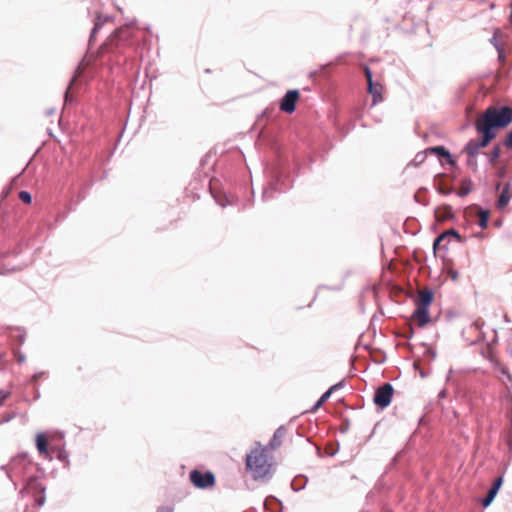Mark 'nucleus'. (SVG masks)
Listing matches in <instances>:
<instances>
[{
    "instance_id": "f257e3e1",
    "label": "nucleus",
    "mask_w": 512,
    "mask_h": 512,
    "mask_svg": "<svg viewBox=\"0 0 512 512\" xmlns=\"http://www.w3.org/2000/svg\"><path fill=\"white\" fill-rule=\"evenodd\" d=\"M512 123V108L508 106H490L478 117L475 127L478 133L496 137V129L504 128Z\"/></svg>"
},
{
    "instance_id": "f03ea898",
    "label": "nucleus",
    "mask_w": 512,
    "mask_h": 512,
    "mask_svg": "<svg viewBox=\"0 0 512 512\" xmlns=\"http://www.w3.org/2000/svg\"><path fill=\"white\" fill-rule=\"evenodd\" d=\"M272 465L273 457L269 455L267 447L256 442L255 447L246 455L247 471L251 473L254 480L266 479L271 477Z\"/></svg>"
},
{
    "instance_id": "7ed1b4c3",
    "label": "nucleus",
    "mask_w": 512,
    "mask_h": 512,
    "mask_svg": "<svg viewBox=\"0 0 512 512\" xmlns=\"http://www.w3.org/2000/svg\"><path fill=\"white\" fill-rule=\"evenodd\" d=\"M36 448L39 456L51 460V451L64 446V435L61 432H44L36 435Z\"/></svg>"
},
{
    "instance_id": "20e7f679",
    "label": "nucleus",
    "mask_w": 512,
    "mask_h": 512,
    "mask_svg": "<svg viewBox=\"0 0 512 512\" xmlns=\"http://www.w3.org/2000/svg\"><path fill=\"white\" fill-rule=\"evenodd\" d=\"M393 392V386L390 383H384L376 389L374 403L380 408L387 407L391 403Z\"/></svg>"
},
{
    "instance_id": "39448f33",
    "label": "nucleus",
    "mask_w": 512,
    "mask_h": 512,
    "mask_svg": "<svg viewBox=\"0 0 512 512\" xmlns=\"http://www.w3.org/2000/svg\"><path fill=\"white\" fill-rule=\"evenodd\" d=\"M190 481L194 486L205 489L214 484L215 478L211 472H201L199 470H193L190 472Z\"/></svg>"
},
{
    "instance_id": "423d86ee",
    "label": "nucleus",
    "mask_w": 512,
    "mask_h": 512,
    "mask_svg": "<svg viewBox=\"0 0 512 512\" xmlns=\"http://www.w3.org/2000/svg\"><path fill=\"white\" fill-rule=\"evenodd\" d=\"M482 135V138L481 140H475V139H472L470 140L465 148H464V152L468 155V157L470 158H475V156L477 155L478 151L481 149V148H484L486 147L492 139V136L491 135H487L485 133H480Z\"/></svg>"
},
{
    "instance_id": "0eeeda50",
    "label": "nucleus",
    "mask_w": 512,
    "mask_h": 512,
    "mask_svg": "<svg viewBox=\"0 0 512 512\" xmlns=\"http://www.w3.org/2000/svg\"><path fill=\"white\" fill-rule=\"evenodd\" d=\"M130 36L129 28L122 27L115 30L110 38L101 45L100 53L103 54L110 51L111 47L114 45L117 39H128Z\"/></svg>"
},
{
    "instance_id": "6e6552de",
    "label": "nucleus",
    "mask_w": 512,
    "mask_h": 512,
    "mask_svg": "<svg viewBox=\"0 0 512 512\" xmlns=\"http://www.w3.org/2000/svg\"><path fill=\"white\" fill-rule=\"evenodd\" d=\"M299 99L298 90H289L280 101V109L286 113H292L295 110V105Z\"/></svg>"
},
{
    "instance_id": "1a4fd4ad",
    "label": "nucleus",
    "mask_w": 512,
    "mask_h": 512,
    "mask_svg": "<svg viewBox=\"0 0 512 512\" xmlns=\"http://www.w3.org/2000/svg\"><path fill=\"white\" fill-rule=\"evenodd\" d=\"M433 301V292L430 289H422L418 291L416 298V307L429 308Z\"/></svg>"
},
{
    "instance_id": "9d476101",
    "label": "nucleus",
    "mask_w": 512,
    "mask_h": 512,
    "mask_svg": "<svg viewBox=\"0 0 512 512\" xmlns=\"http://www.w3.org/2000/svg\"><path fill=\"white\" fill-rule=\"evenodd\" d=\"M412 318L417 322L418 326H425L430 321L429 308L416 307Z\"/></svg>"
},
{
    "instance_id": "9b49d317",
    "label": "nucleus",
    "mask_w": 512,
    "mask_h": 512,
    "mask_svg": "<svg viewBox=\"0 0 512 512\" xmlns=\"http://www.w3.org/2000/svg\"><path fill=\"white\" fill-rule=\"evenodd\" d=\"M511 198H512L511 185H510V183H506L499 194L498 201H497V207L499 209L505 208L508 205V203L510 202Z\"/></svg>"
},
{
    "instance_id": "f8f14e48",
    "label": "nucleus",
    "mask_w": 512,
    "mask_h": 512,
    "mask_svg": "<svg viewBox=\"0 0 512 512\" xmlns=\"http://www.w3.org/2000/svg\"><path fill=\"white\" fill-rule=\"evenodd\" d=\"M285 435H286V428L284 426H280L279 428H277L276 431L274 432L272 439L270 440V442L267 446V450L268 449L275 450L278 447H280L282 444V439L285 437Z\"/></svg>"
},
{
    "instance_id": "ddd939ff",
    "label": "nucleus",
    "mask_w": 512,
    "mask_h": 512,
    "mask_svg": "<svg viewBox=\"0 0 512 512\" xmlns=\"http://www.w3.org/2000/svg\"><path fill=\"white\" fill-rule=\"evenodd\" d=\"M110 20V17L103 16L101 14H97L95 20H94V26L90 34L89 43L95 39L96 33L99 31V29L104 25V23L108 22Z\"/></svg>"
},
{
    "instance_id": "4468645a",
    "label": "nucleus",
    "mask_w": 512,
    "mask_h": 512,
    "mask_svg": "<svg viewBox=\"0 0 512 512\" xmlns=\"http://www.w3.org/2000/svg\"><path fill=\"white\" fill-rule=\"evenodd\" d=\"M427 151H429V153H434L439 157H443V158L447 159V162L450 165H452V166L455 165V161L452 159L450 152L448 150H446L443 146L431 147V148H428Z\"/></svg>"
},
{
    "instance_id": "2eb2a0df",
    "label": "nucleus",
    "mask_w": 512,
    "mask_h": 512,
    "mask_svg": "<svg viewBox=\"0 0 512 512\" xmlns=\"http://www.w3.org/2000/svg\"><path fill=\"white\" fill-rule=\"evenodd\" d=\"M45 488L41 486L40 484H36L34 482V504H37L38 506H42L45 503V496H44Z\"/></svg>"
},
{
    "instance_id": "dca6fc26",
    "label": "nucleus",
    "mask_w": 512,
    "mask_h": 512,
    "mask_svg": "<svg viewBox=\"0 0 512 512\" xmlns=\"http://www.w3.org/2000/svg\"><path fill=\"white\" fill-rule=\"evenodd\" d=\"M436 219L443 222L452 217V210L450 206H444L435 210Z\"/></svg>"
},
{
    "instance_id": "f3484780",
    "label": "nucleus",
    "mask_w": 512,
    "mask_h": 512,
    "mask_svg": "<svg viewBox=\"0 0 512 512\" xmlns=\"http://www.w3.org/2000/svg\"><path fill=\"white\" fill-rule=\"evenodd\" d=\"M343 386V383L342 382H339L335 385H332L320 398L319 400L316 402L315 406H314V409H317L319 408L320 406H322V404L328 400V398L331 396V394L337 390L338 388L342 387Z\"/></svg>"
},
{
    "instance_id": "a211bd4d",
    "label": "nucleus",
    "mask_w": 512,
    "mask_h": 512,
    "mask_svg": "<svg viewBox=\"0 0 512 512\" xmlns=\"http://www.w3.org/2000/svg\"><path fill=\"white\" fill-rule=\"evenodd\" d=\"M448 236H452V237L456 238L459 242L462 241L460 234L456 230L450 229L435 239L434 244H433L434 249H436V247L439 245V243Z\"/></svg>"
},
{
    "instance_id": "6ab92c4d",
    "label": "nucleus",
    "mask_w": 512,
    "mask_h": 512,
    "mask_svg": "<svg viewBox=\"0 0 512 512\" xmlns=\"http://www.w3.org/2000/svg\"><path fill=\"white\" fill-rule=\"evenodd\" d=\"M368 92L373 97V105H375L378 102H381L383 100L382 96H381V86L373 84V85H371V88L368 87Z\"/></svg>"
},
{
    "instance_id": "aec40b11",
    "label": "nucleus",
    "mask_w": 512,
    "mask_h": 512,
    "mask_svg": "<svg viewBox=\"0 0 512 512\" xmlns=\"http://www.w3.org/2000/svg\"><path fill=\"white\" fill-rule=\"evenodd\" d=\"M27 456H28V454L24 453V454L18 455L17 457L13 458L11 461L12 471H14L16 473H20L22 470L21 463Z\"/></svg>"
},
{
    "instance_id": "412c9836",
    "label": "nucleus",
    "mask_w": 512,
    "mask_h": 512,
    "mask_svg": "<svg viewBox=\"0 0 512 512\" xmlns=\"http://www.w3.org/2000/svg\"><path fill=\"white\" fill-rule=\"evenodd\" d=\"M489 214L485 210H481L478 215V224L481 228H486L488 225Z\"/></svg>"
},
{
    "instance_id": "4be33fe9",
    "label": "nucleus",
    "mask_w": 512,
    "mask_h": 512,
    "mask_svg": "<svg viewBox=\"0 0 512 512\" xmlns=\"http://www.w3.org/2000/svg\"><path fill=\"white\" fill-rule=\"evenodd\" d=\"M496 495H497V492L490 488L486 497L482 499L483 507H485V508L488 507L493 502Z\"/></svg>"
},
{
    "instance_id": "5701e85b",
    "label": "nucleus",
    "mask_w": 512,
    "mask_h": 512,
    "mask_svg": "<svg viewBox=\"0 0 512 512\" xmlns=\"http://www.w3.org/2000/svg\"><path fill=\"white\" fill-rule=\"evenodd\" d=\"M428 152H429V151H427V150H426V151H423V152H418V153L415 155V157H414V159L412 160V162H411V163H412L414 166H419L420 164H422V163L425 161V159H426V154H427Z\"/></svg>"
},
{
    "instance_id": "b1692460",
    "label": "nucleus",
    "mask_w": 512,
    "mask_h": 512,
    "mask_svg": "<svg viewBox=\"0 0 512 512\" xmlns=\"http://www.w3.org/2000/svg\"><path fill=\"white\" fill-rule=\"evenodd\" d=\"M53 453H56V456L60 461H66L68 459V453L65 451L64 446L51 451V455Z\"/></svg>"
},
{
    "instance_id": "393cba45",
    "label": "nucleus",
    "mask_w": 512,
    "mask_h": 512,
    "mask_svg": "<svg viewBox=\"0 0 512 512\" xmlns=\"http://www.w3.org/2000/svg\"><path fill=\"white\" fill-rule=\"evenodd\" d=\"M490 163H495L498 158L500 157V148L498 146H495L490 153L488 154Z\"/></svg>"
},
{
    "instance_id": "a878e982",
    "label": "nucleus",
    "mask_w": 512,
    "mask_h": 512,
    "mask_svg": "<svg viewBox=\"0 0 512 512\" xmlns=\"http://www.w3.org/2000/svg\"><path fill=\"white\" fill-rule=\"evenodd\" d=\"M75 80H76L75 77L71 79V81L69 83V86H68V88L65 91V98H64L65 99V104L70 103V102L73 101V95L71 93V87H72L73 83L75 82Z\"/></svg>"
},
{
    "instance_id": "bb28decb",
    "label": "nucleus",
    "mask_w": 512,
    "mask_h": 512,
    "mask_svg": "<svg viewBox=\"0 0 512 512\" xmlns=\"http://www.w3.org/2000/svg\"><path fill=\"white\" fill-rule=\"evenodd\" d=\"M214 198L221 207H225L226 205H230L232 203L230 198L226 195L214 196Z\"/></svg>"
},
{
    "instance_id": "cd10ccee",
    "label": "nucleus",
    "mask_w": 512,
    "mask_h": 512,
    "mask_svg": "<svg viewBox=\"0 0 512 512\" xmlns=\"http://www.w3.org/2000/svg\"><path fill=\"white\" fill-rule=\"evenodd\" d=\"M19 198L26 204L32 203V194L28 191H21L19 193Z\"/></svg>"
},
{
    "instance_id": "c85d7f7f",
    "label": "nucleus",
    "mask_w": 512,
    "mask_h": 512,
    "mask_svg": "<svg viewBox=\"0 0 512 512\" xmlns=\"http://www.w3.org/2000/svg\"><path fill=\"white\" fill-rule=\"evenodd\" d=\"M276 190V187L274 185H271L269 187H266L263 191L262 197L264 200H268L273 197V192Z\"/></svg>"
},
{
    "instance_id": "c756f323",
    "label": "nucleus",
    "mask_w": 512,
    "mask_h": 512,
    "mask_svg": "<svg viewBox=\"0 0 512 512\" xmlns=\"http://www.w3.org/2000/svg\"><path fill=\"white\" fill-rule=\"evenodd\" d=\"M499 33H500V30L496 29L494 31L493 37L490 39V43L495 47L496 50H499V48H501L498 43V40H497Z\"/></svg>"
},
{
    "instance_id": "7c9ffc66",
    "label": "nucleus",
    "mask_w": 512,
    "mask_h": 512,
    "mask_svg": "<svg viewBox=\"0 0 512 512\" xmlns=\"http://www.w3.org/2000/svg\"><path fill=\"white\" fill-rule=\"evenodd\" d=\"M503 484V475L499 476L498 478L495 479L491 489H493L494 491H496L498 493L499 489L501 488Z\"/></svg>"
},
{
    "instance_id": "2f4dec72",
    "label": "nucleus",
    "mask_w": 512,
    "mask_h": 512,
    "mask_svg": "<svg viewBox=\"0 0 512 512\" xmlns=\"http://www.w3.org/2000/svg\"><path fill=\"white\" fill-rule=\"evenodd\" d=\"M20 268L16 267V266H2L0 267V275H5L9 272H14L16 270H19Z\"/></svg>"
},
{
    "instance_id": "473e14b6",
    "label": "nucleus",
    "mask_w": 512,
    "mask_h": 512,
    "mask_svg": "<svg viewBox=\"0 0 512 512\" xmlns=\"http://www.w3.org/2000/svg\"><path fill=\"white\" fill-rule=\"evenodd\" d=\"M32 484V475H28L25 479V485L23 489L20 491L21 494L28 493L30 485Z\"/></svg>"
},
{
    "instance_id": "72a5a7b5",
    "label": "nucleus",
    "mask_w": 512,
    "mask_h": 512,
    "mask_svg": "<svg viewBox=\"0 0 512 512\" xmlns=\"http://www.w3.org/2000/svg\"><path fill=\"white\" fill-rule=\"evenodd\" d=\"M10 391L0 389V406L4 403V401L10 396Z\"/></svg>"
},
{
    "instance_id": "f704fd0d",
    "label": "nucleus",
    "mask_w": 512,
    "mask_h": 512,
    "mask_svg": "<svg viewBox=\"0 0 512 512\" xmlns=\"http://www.w3.org/2000/svg\"><path fill=\"white\" fill-rule=\"evenodd\" d=\"M365 76H366V79H367V82H368V86L369 88H371V85H373V80H372V73H371V70L368 68V67H365Z\"/></svg>"
},
{
    "instance_id": "c9c22d12",
    "label": "nucleus",
    "mask_w": 512,
    "mask_h": 512,
    "mask_svg": "<svg viewBox=\"0 0 512 512\" xmlns=\"http://www.w3.org/2000/svg\"><path fill=\"white\" fill-rule=\"evenodd\" d=\"M437 191L440 193V194H443V195H449L452 193V188H448V187H445L443 185H439V187L437 188Z\"/></svg>"
},
{
    "instance_id": "e433bc0d",
    "label": "nucleus",
    "mask_w": 512,
    "mask_h": 512,
    "mask_svg": "<svg viewBox=\"0 0 512 512\" xmlns=\"http://www.w3.org/2000/svg\"><path fill=\"white\" fill-rule=\"evenodd\" d=\"M470 187L466 186L465 184L462 185L461 189L458 191V195L460 197H464L470 193Z\"/></svg>"
},
{
    "instance_id": "4c0bfd02",
    "label": "nucleus",
    "mask_w": 512,
    "mask_h": 512,
    "mask_svg": "<svg viewBox=\"0 0 512 512\" xmlns=\"http://www.w3.org/2000/svg\"><path fill=\"white\" fill-rule=\"evenodd\" d=\"M11 189H12V186H11V185L6 186V187L2 190V192H1V198H2V199L6 198V197L9 195V193H10Z\"/></svg>"
},
{
    "instance_id": "58836bf2",
    "label": "nucleus",
    "mask_w": 512,
    "mask_h": 512,
    "mask_svg": "<svg viewBox=\"0 0 512 512\" xmlns=\"http://www.w3.org/2000/svg\"><path fill=\"white\" fill-rule=\"evenodd\" d=\"M500 372L502 375L506 376L509 381H512V376L510 375V373L508 372V370L506 368L501 367Z\"/></svg>"
},
{
    "instance_id": "ea45409f",
    "label": "nucleus",
    "mask_w": 512,
    "mask_h": 512,
    "mask_svg": "<svg viewBox=\"0 0 512 512\" xmlns=\"http://www.w3.org/2000/svg\"><path fill=\"white\" fill-rule=\"evenodd\" d=\"M14 336L18 339L19 344H22L24 342L25 337L19 330L16 331Z\"/></svg>"
},
{
    "instance_id": "a19ab883",
    "label": "nucleus",
    "mask_w": 512,
    "mask_h": 512,
    "mask_svg": "<svg viewBox=\"0 0 512 512\" xmlns=\"http://www.w3.org/2000/svg\"><path fill=\"white\" fill-rule=\"evenodd\" d=\"M157 512H173V508L169 506H160Z\"/></svg>"
},
{
    "instance_id": "79ce46f5",
    "label": "nucleus",
    "mask_w": 512,
    "mask_h": 512,
    "mask_svg": "<svg viewBox=\"0 0 512 512\" xmlns=\"http://www.w3.org/2000/svg\"><path fill=\"white\" fill-rule=\"evenodd\" d=\"M507 445H508V447H509L510 453L512 454V432H511V434L508 436V439H507Z\"/></svg>"
},
{
    "instance_id": "37998d69",
    "label": "nucleus",
    "mask_w": 512,
    "mask_h": 512,
    "mask_svg": "<svg viewBox=\"0 0 512 512\" xmlns=\"http://www.w3.org/2000/svg\"><path fill=\"white\" fill-rule=\"evenodd\" d=\"M497 52H498L499 60L504 61V54H503L502 48H499V50H497Z\"/></svg>"
},
{
    "instance_id": "c03bdc74",
    "label": "nucleus",
    "mask_w": 512,
    "mask_h": 512,
    "mask_svg": "<svg viewBox=\"0 0 512 512\" xmlns=\"http://www.w3.org/2000/svg\"><path fill=\"white\" fill-rule=\"evenodd\" d=\"M467 162H468V165H469V166H475L474 158H470V157H468V161H467Z\"/></svg>"
},
{
    "instance_id": "a18cd8bd",
    "label": "nucleus",
    "mask_w": 512,
    "mask_h": 512,
    "mask_svg": "<svg viewBox=\"0 0 512 512\" xmlns=\"http://www.w3.org/2000/svg\"><path fill=\"white\" fill-rule=\"evenodd\" d=\"M446 396V390H442L440 393H439V398H444Z\"/></svg>"
},
{
    "instance_id": "49530a36",
    "label": "nucleus",
    "mask_w": 512,
    "mask_h": 512,
    "mask_svg": "<svg viewBox=\"0 0 512 512\" xmlns=\"http://www.w3.org/2000/svg\"><path fill=\"white\" fill-rule=\"evenodd\" d=\"M25 359L24 355L20 354L19 357H18V361L19 362H23Z\"/></svg>"
},
{
    "instance_id": "de8ad7c7",
    "label": "nucleus",
    "mask_w": 512,
    "mask_h": 512,
    "mask_svg": "<svg viewBox=\"0 0 512 512\" xmlns=\"http://www.w3.org/2000/svg\"><path fill=\"white\" fill-rule=\"evenodd\" d=\"M456 278H457V273H456V272H453V273H452V279H454V280H455Z\"/></svg>"
},
{
    "instance_id": "09e8293b",
    "label": "nucleus",
    "mask_w": 512,
    "mask_h": 512,
    "mask_svg": "<svg viewBox=\"0 0 512 512\" xmlns=\"http://www.w3.org/2000/svg\"><path fill=\"white\" fill-rule=\"evenodd\" d=\"M32 163V157L28 160L27 167Z\"/></svg>"
},
{
    "instance_id": "8fccbe9b",
    "label": "nucleus",
    "mask_w": 512,
    "mask_h": 512,
    "mask_svg": "<svg viewBox=\"0 0 512 512\" xmlns=\"http://www.w3.org/2000/svg\"><path fill=\"white\" fill-rule=\"evenodd\" d=\"M500 187H501V183H498V184L496 185V189H497V190H499V189H500Z\"/></svg>"
},
{
    "instance_id": "3c124183",
    "label": "nucleus",
    "mask_w": 512,
    "mask_h": 512,
    "mask_svg": "<svg viewBox=\"0 0 512 512\" xmlns=\"http://www.w3.org/2000/svg\"><path fill=\"white\" fill-rule=\"evenodd\" d=\"M36 398H37V395L34 393L33 399L36 400Z\"/></svg>"
}]
</instances>
